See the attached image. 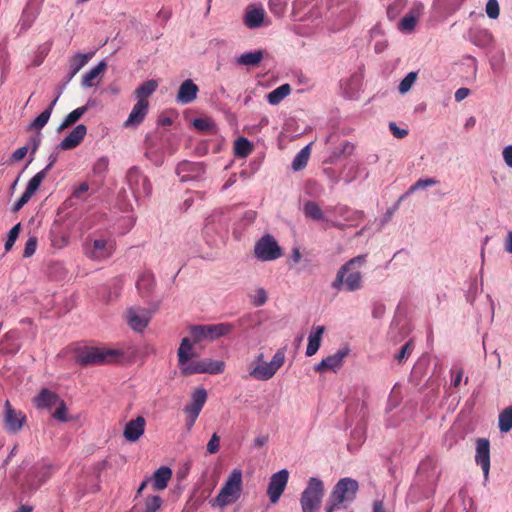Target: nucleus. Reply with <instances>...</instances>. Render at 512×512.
<instances>
[{"label":"nucleus","mask_w":512,"mask_h":512,"mask_svg":"<svg viewBox=\"0 0 512 512\" xmlns=\"http://www.w3.org/2000/svg\"><path fill=\"white\" fill-rule=\"evenodd\" d=\"M192 338L185 337L181 340L177 351L178 364L183 375L192 374H219L225 369L223 361H214L209 358L192 360L195 356Z\"/></svg>","instance_id":"obj_1"},{"label":"nucleus","mask_w":512,"mask_h":512,"mask_svg":"<svg viewBox=\"0 0 512 512\" xmlns=\"http://www.w3.org/2000/svg\"><path fill=\"white\" fill-rule=\"evenodd\" d=\"M367 262V254L357 255L346 261L336 272L331 287L336 291L353 293L363 289V268Z\"/></svg>","instance_id":"obj_2"},{"label":"nucleus","mask_w":512,"mask_h":512,"mask_svg":"<svg viewBox=\"0 0 512 512\" xmlns=\"http://www.w3.org/2000/svg\"><path fill=\"white\" fill-rule=\"evenodd\" d=\"M242 490L243 473L241 469L235 468L226 478L217 496L210 500V505L214 508L224 509L240 499Z\"/></svg>","instance_id":"obj_3"},{"label":"nucleus","mask_w":512,"mask_h":512,"mask_svg":"<svg viewBox=\"0 0 512 512\" xmlns=\"http://www.w3.org/2000/svg\"><path fill=\"white\" fill-rule=\"evenodd\" d=\"M359 485L355 479L346 477L340 479L333 487L331 495L326 502L325 512H334L346 508L356 498Z\"/></svg>","instance_id":"obj_4"},{"label":"nucleus","mask_w":512,"mask_h":512,"mask_svg":"<svg viewBox=\"0 0 512 512\" xmlns=\"http://www.w3.org/2000/svg\"><path fill=\"white\" fill-rule=\"evenodd\" d=\"M124 357L119 349L89 347L83 349L78 356L79 362L84 365L117 363Z\"/></svg>","instance_id":"obj_5"},{"label":"nucleus","mask_w":512,"mask_h":512,"mask_svg":"<svg viewBox=\"0 0 512 512\" xmlns=\"http://www.w3.org/2000/svg\"><path fill=\"white\" fill-rule=\"evenodd\" d=\"M234 329L232 323L223 322L217 324L192 325L189 328L190 336L194 343L203 341H215L229 335Z\"/></svg>","instance_id":"obj_6"},{"label":"nucleus","mask_w":512,"mask_h":512,"mask_svg":"<svg viewBox=\"0 0 512 512\" xmlns=\"http://www.w3.org/2000/svg\"><path fill=\"white\" fill-rule=\"evenodd\" d=\"M285 362V348L279 349L269 363L256 364L249 368L244 379L253 378L260 381L270 380Z\"/></svg>","instance_id":"obj_7"},{"label":"nucleus","mask_w":512,"mask_h":512,"mask_svg":"<svg viewBox=\"0 0 512 512\" xmlns=\"http://www.w3.org/2000/svg\"><path fill=\"white\" fill-rule=\"evenodd\" d=\"M127 183L134 198L139 200L147 198L152 193V185L149 178L137 167H132L127 172Z\"/></svg>","instance_id":"obj_8"},{"label":"nucleus","mask_w":512,"mask_h":512,"mask_svg":"<svg viewBox=\"0 0 512 512\" xmlns=\"http://www.w3.org/2000/svg\"><path fill=\"white\" fill-rule=\"evenodd\" d=\"M324 492V483L320 478H309L305 489L301 493L300 506L320 508L324 497Z\"/></svg>","instance_id":"obj_9"},{"label":"nucleus","mask_w":512,"mask_h":512,"mask_svg":"<svg viewBox=\"0 0 512 512\" xmlns=\"http://www.w3.org/2000/svg\"><path fill=\"white\" fill-rule=\"evenodd\" d=\"M254 253L261 261H273L282 256L281 248L271 235H265L256 242Z\"/></svg>","instance_id":"obj_10"},{"label":"nucleus","mask_w":512,"mask_h":512,"mask_svg":"<svg viewBox=\"0 0 512 512\" xmlns=\"http://www.w3.org/2000/svg\"><path fill=\"white\" fill-rule=\"evenodd\" d=\"M83 251L89 259L94 261H103L112 255L114 246L111 241L99 238L92 241H86L83 246Z\"/></svg>","instance_id":"obj_11"},{"label":"nucleus","mask_w":512,"mask_h":512,"mask_svg":"<svg viewBox=\"0 0 512 512\" xmlns=\"http://www.w3.org/2000/svg\"><path fill=\"white\" fill-rule=\"evenodd\" d=\"M152 312L139 306L130 307L126 311V321L130 328L142 332L151 320Z\"/></svg>","instance_id":"obj_12"},{"label":"nucleus","mask_w":512,"mask_h":512,"mask_svg":"<svg viewBox=\"0 0 512 512\" xmlns=\"http://www.w3.org/2000/svg\"><path fill=\"white\" fill-rule=\"evenodd\" d=\"M288 478L289 472L286 469H282L270 477L267 487V495L271 503L275 504L279 501L287 486Z\"/></svg>","instance_id":"obj_13"},{"label":"nucleus","mask_w":512,"mask_h":512,"mask_svg":"<svg viewBox=\"0 0 512 512\" xmlns=\"http://www.w3.org/2000/svg\"><path fill=\"white\" fill-rule=\"evenodd\" d=\"M176 173L181 182L199 181L205 173V168L200 162L183 161L178 164Z\"/></svg>","instance_id":"obj_14"},{"label":"nucleus","mask_w":512,"mask_h":512,"mask_svg":"<svg viewBox=\"0 0 512 512\" xmlns=\"http://www.w3.org/2000/svg\"><path fill=\"white\" fill-rule=\"evenodd\" d=\"M349 352H350L349 348H347V347L339 349L334 354L329 355L326 358L322 359V361L319 362L314 367V370L319 373H323L326 371L337 372L338 370H340L342 368L344 359L349 355Z\"/></svg>","instance_id":"obj_15"},{"label":"nucleus","mask_w":512,"mask_h":512,"mask_svg":"<svg viewBox=\"0 0 512 512\" xmlns=\"http://www.w3.org/2000/svg\"><path fill=\"white\" fill-rule=\"evenodd\" d=\"M4 428L9 433H17L26 421L25 415L21 411L12 408L7 400L4 406Z\"/></svg>","instance_id":"obj_16"},{"label":"nucleus","mask_w":512,"mask_h":512,"mask_svg":"<svg viewBox=\"0 0 512 512\" xmlns=\"http://www.w3.org/2000/svg\"><path fill=\"white\" fill-rule=\"evenodd\" d=\"M207 399V392L203 388L196 389L192 394L191 403L185 407V413L189 418V426H192L198 418Z\"/></svg>","instance_id":"obj_17"},{"label":"nucleus","mask_w":512,"mask_h":512,"mask_svg":"<svg viewBox=\"0 0 512 512\" xmlns=\"http://www.w3.org/2000/svg\"><path fill=\"white\" fill-rule=\"evenodd\" d=\"M475 461L481 466L484 478L487 480L490 470V443L488 439H477Z\"/></svg>","instance_id":"obj_18"},{"label":"nucleus","mask_w":512,"mask_h":512,"mask_svg":"<svg viewBox=\"0 0 512 512\" xmlns=\"http://www.w3.org/2000/svg\"><path fill=\"white\" fill-rule=\"evenodd\" d=\"M146 420L142 416L128 421L123 430V436L128 442H136L144 434Z\"/></svg>","instance_id":"obj_19"},{"label":"nucleus","mask_w":512,"mask_h":512,"mask_svg":"<svg viewBox=\"0 0 512 512\" xmlns=\"http://www.w3.org/2000/svg\"><path fill=\"white\" fill-rule=\"evenodd\" d=\"M198 92V86L191 79H186L179 87L176 101L182 105L190 104L196 99Z\"/></svg>","instance_id":"obj_20"},{"label":"nucleus","mask_w":512,"mask_h":512,"mask_svg":"<svg viewBox=\"0 0 512 512\" xmlns=\"http://www.w3.org/2000/svg\"><path fill=\"white\" fill-rule=\"evenodd\" d=\"M149 103L148 101H137L133 106L127 120L124 122L126 128L139 126L148 112Z\"/></svg>","instance_id":"obj_21"},{"label":"nucleus","mask_w":512,"mask_h":512,"mask_svg":"<svg viewBox=\"0 0 512 512\" xmlns=\"http://www.w3.org/2000/svg\"><path fill=\"white\" fill-rule=\"evenodd\" d=\"M87 133V128L84 124L77 125L68 136H66L61 143L59 144V147L62 150H70L75 147H77L82 140L84 139L85 135Z\"/></svg>","instance_id":"obj_22"},{"label":"nucleus","mask_w":512,"mask_h":512,"mask_svg":"<svg viewBox=\"0 0 512 512\" xmlns=\"http://www.w3.org/2000/svg\"><path fill=\"white\" fill-rule=\"evenodd\" d=\"M422 4H416L414 8L398 23V29L403 33H411L416 26L417 19L422 11Z\"/></svg>","instance_id":"obj_23"},{"label":"nucleus","mask_w":512,"mask_h":512,"mask_svg":"<svg viewBox=\"0 0 512 512\" xmlns=\"http://www.w3.org/2000/svg\"><path fill=\"white\" fill-rule=\"evenodd\" d=\"M172 477V470L167 466H162L158 468L152 477H150V481L154 490L161 491L164 490L169 480Z\"/></svg>","instance_id":"obj_24"},{"label":"nucleus","mask_w":512,"mask_h":512,"mask_svg":"<svg viewBox=\"0 0 512 512\" xmlns=\"http://www.w3.org/2000/svg\"><path fill=\"white\" fill-rule=\"evenodd\" d=\"M325 332L324 326H316L313 328L308 336V345L306 348V355L313 356L317 353L321 345V339Z\"/></svg>","instance_id":"obj_25"},{"label":"nucleus","mask_w":512,"mask_h":512,"mask_svg":"<svg viewBox=\"0 0 512 512\" xmlns=\"http://www.w3.org/2000/svg\"><path fill=\"white\" fill-rule=\"evenodd\" d=\"M265 10L262 7L249 8L244 16V24L248 28H258L264 21Z\"/></svg>","instance_id":"obj_26"},{"label":"nucleus","mask_w":512,"mask_h":512,"mask_svg":"<svg viewBox=\"0 0 512 512\" xmlns=\"http://www.w3.org/2000/svg\"><path fill=\"white\" fill-rule=\"evenodd\" d=\"M263 59V52L261 50L247 52L241 54L237 59L236 63L238 65L254 67L257 66Z\"/></svg>","instance_id":"obj_27"},{"label":"nucleus","mask_w":512,"mask_h":512,"mask_svg":"<svg viewBox=\"0 0 512 512\" xmlns=\"http://www.w3.org/2000/svg\"><path fill=\"white\" fill-rule=\"evenodd\" d=\"M354 150V146L349 141H343L340 143L338 147L333 149L326 159L325 162L333 164L335 163L341 156L350 155Z\"/></svg>","instance_id":"obj_28"},{"label":"nucleus","mask_w":512,"mask_h":512,"mask_svg":"<svg viewBox=\"0 0 512 512\" xmlns=\"http://www.w3.org/2000/svg\"><path fill=\"white\" fill-rule=\"evenodd\" d=\"M106 66V62L101 61L96 66L87 71L82 76V86L86 88L92 87L94 85V80L105 70Z\"/></svg>","instance_id":"obj_29"},{"label":"nucleus","mask_w":512,"mask_h":512,"mask_svg":"<svg viewBox=\"0 0 512 512\" xmlns=\"http://www.w3.org/2000/svg\"><path fill=\"white\" fill-rule=\"evenodd\" d=\"M89 102L85 106H81L70 112L64 119V121L58 127V131H62L74 123H76L88 110Z\"/></svg>","instance_id":"obj_30"},{"label":"nucleus","mask_w":512,"mask_h":512,"mask_svg":"<svg viewBox=\"0 0 512 512\" xmlns=\"http://www.w3.org/2000/svg\"><path fill=\"white\" fill-rule=\"evenodd\" d=\"M291 93V87L289 84H282L276 89L272 90L267 95V100L271 105H278L285 97Z\"/></svg>","instance_id":"obj_31"},{"label":"nucleus","mask_w":512,"mask_h":512,"mask_svg":"<svg viewBox=\"0 0 512 512\" xmlns=\"http://www.w3.org/2000/svg\"><path fill=\"white\" fill-rule=\"evenodd\" d=\"M60 400L61 399L58 397L57 394H55L47 389H43L36 399L38 407H48V408L56 406Z\"/></svg>","instance_id":"obj_32"},{"label":"nucleus","mask_w":512,"mask_h":512,"mask_svg":"<svg viewBox=\"0 0 512 512\" xmlns=\"http://www.w3.org/2000/svg\"><path fill=\"white\" fill-rule=\"evenodd\" d=\"M304 215L307 218H310L314 221H324L326 220L324 213L320 206L314 201H308L304 204L303 207Z\"/></svg>","instance_id":"obj_33"},{"label":"nucleus","mask_w":512,"mask_h":512,"mask_svg":"<svg viewBox=\"0 0 512 512\" xmlns=\"http://www.w3.org/2000/svg\"><path fill=\"white\" fill-rule=\"evenodd\" d=\"M158 83L155 80H148L141 84L135 91L138 101H147L157 89Z\"/></svg>","instance_id":"obj_34"},{"label":"nucleus","mask_w":512,"mask_h":512,"mask_svg":"<svg viewBox=\"0 0 512 512\" xmlns=\"http://www.w3.org/2000/svg\"><path fill=\"white\" fill-rule=\"evenodd\" d=\"M52 163H49L44 169L35 174L28 182L26 186V190L29 193L35 194V192L39 189L41 183L46 178L48 171L51 169Z\"/></svg>","instance_id":"obj_35"},{"label":"nucleus","mask_w":512,"mask_h":512,"mask_svg":"<svg viewBox=\"0 0 512 512\" xmlns=\"http://www.w3.org/2000/svg\"><path fill=\"white\" fill-rule=\"evenodd\" d=\"M436 184H438V181L434 178H426V179L417 180L412 186L409 187L408 191L399 198L398 204L402 200H404L406 197H408L409 195L415 193L416 191L426 189V188L434 186Z\"/></svg>","instance_id":"obj_36"},{"label":"nucleus","mask_w":512,"mask_h":512,"mask_svg":"<svg viewBox=\"0 0 512 512\" xmlns=\"http://www.w3.org/2000/svg\"><path fill=\"white\" fill-rule=\"evenodd\" d=\"M311 145H312V143H310V144L306 145L304 148H302L297 153L295 158L293 159L292 169L294 171H299V170L303 169L304 167H306L308 160H309V156H310V146Z\"/></svg>","instance_id":"obj_37"},{"label":"nucleus","mask_w":512,"mask_h":512,"mask_svg":"<svg viewBox=\"0 0 512 512\" xmlns=\"http://www.w3.org/2000/svg\"><path fill=\"white\" fill-rule=\"evenodd\" d=\"M93 53H77L69 60V68L74 73H78L92 58Z\"/></svg>","instance_id":"obj_38"},{"label":"nucleus","mask_w":512,"mask_h":512,"mask_svg":"<svg viewBox=\"0 0 512 512\" xmlns=\"http://www.w3.org/2000/svg\"><path fill=\"white\" fill-rule=\"evenodd\" d=\"M335 212L343 218L345 222H355L363 217V212L353 211L349 207L340 205L335 207Z\"/></svg>","instance_id":"obj_39"},{"label":"nucleus","mask_w":512,"mask_h":512,"mask_svg":"<svg viewBox=\"0 0 512 512\" xmlns=\"http://www.w3.org/2000/svg\"><path fill=\"white\" fill-rule=\"evenodd\" d=\"M193 127L198 131L205 133H215L216 125L215 122L208 117L195 118L192 121Z\"/></svg>","instance_id":"obj_40"},{"label":"nucleus","mask_w":512,"mask_h":512,"mask_svg":"<svg viewBox=\"0 0 512 512\" xmlns=\"http://www.w3.org/2000/svg\"><path fill=\"white\" fill-rule=\"evenodd\" d=\"M153 285L154 277L149 272L142 273L136 283L137 289L141 294L149 293Z\"/></svg>","instance_id":"obj_41"},{"label":"nucleus","mask_w":512,"mask_h":512,"mask_svg":"<svg viewBox=\"0 0 512 512\" xmlns=\"http://www.w3.org/2000/svg\"><path fill=\"white\" fill-rule=\"evenodd\" d=\"M252 150V144L244 137L238 138L234 143V152L238 157L245 158L252 152Z\"/></svg>","instance_id":"obj_42"},{"label":"nucleus","mask_w":512,"mask_h":512,"mask_svg":"<svg viewBox=\"0 0 512 512\" xmlns=\"http://www.w3.org/2000/svg\"><path fill=\"white\" fill-rule=\"evenodd\" d=\"M498 426L501 432H509L512 429V406L505 408L499 414Z\"/></svg>","instance_id":"obj_43"},{"label":"nucleus","mask_w":512,"mask_h":512,"mask_svg":"<svg viewBox=\"0 0 512 512\" xmlns=\"http://www.w3.org/2000/svg\"><path fill=\"white\" fill-rule=\"evenodd\" d=\"M16 332H9L6 334L4 340L1 342L2 350L6 353H15L19 349Z\"/></svg>","instance_id":"obj_44"},{"label":"nucleus","mask_w":512,"mask_h":512,"mask_svg":"<svg viewBox=\"0 0 512 512\" xmlns=\"http://www.w3.org/2000/svg\"><path fill=\"white\" fill-rule=\"evenodd\" d=\"M418 77L417 72H409L400 82L398 86V91L400 94L404 95L406 94L412 86L415 84Z\"/></svg>","instance_id":"obj_45"},{"label":"nucleus","mask_w":512,"mask_h":512,"mask_svg":"<svg viewBox=\"0 0 512 512\" xmlns=\"http://www.w3.org/2000/svg\"><path fill=\"white\" fill-rule=\"evenodd\" d=\"M162 505V499L158 495H149L145 498L144 512H157Z\"/></svg>","instance_id":"obj_46"},{"label":"nucleus","mask_w":512,"mask_h":512,"mask_svg":"<svg viewBox=\"0 0 512 512\" xmlns=\"http://www.w3.org/2000/svg\"><path fill=\"white\" fill-rule=\"evenodd\" d=\"M250 301L255 307L263 306L268 299L267 292L264 288L260 287L255 290L250 296Z\"/></svg>","instance_id":"obj_47"},{"label":"nucleus","mask_w":512,"mask_h":512,"mask_svg":"<svg viewBox=\"0 0 512 512\" xmlns=\"http://www.w3.org/2000/svg\"><path fill=\"white\" fill-rule=\"evenodd\" d=\"M406 5L407 0H394L387 8V16L390 19H395Z\"/></svg>","instance_id":"obj_48"},{"label":"nucleus","mask_w":512,"mask_h":512,"mask_svg":"<svg viewBox=\"0 0 512 512\" xmlns=\"http://www.w3.org/2000/svg\"><path fill=\"white\" fill-rule=\"evenodd\" d=\"M50 117V111L44 110L34 119V121L30 124L29 128L40 131L48 123Z\"/></svg>","instance_id":"obj_49"},{"label":"nucleus","mask_w":512,"mask_h":512,"mask_svg":"<svg viewBox=\"0 0 512 512\" xmlns=\"http://www.w3.org/2000/svg\"><path fill=\"white\" fill-rule=\"evenodd\" d=\"M414 349V345L412 340L406 342L400 349V351L395 355V359L398 363H403L412 353Z\"/></svg>","instance_id":"obj_50"},{"label":"nucleus","mask_w":512,"mask_h":512,"mask_svg":"<svg viewBox=\"0 0 512 512\" xmlns=\"http://www.w3.org/2000/svg\"><path fill=\"white\" fill-rule=\"evenodd\" d=\"M485 12L488 18L495 20L500 15V6L498 0H488L485 6Z\"/></svg>","instance_id":"obj_51"},{"label":"nucleus","mask_w":512,"mask_h":512,"mask_svg":"<svg viewBox=\"0 0 512 512\" xmlns=\"http://www.w3.org/2000/svg\"><path fill=\"white\" fill-rule=\"evenodd\" d=\"M20 228H21V224L18 223V224H16L15 226H13L10 229V231L8 233V237H7L6 243H5V250L6 251H9L12 248V246L14 245L16 239L19 236Z\"/></svg>","instance_id":"obj_52"},{"label":"nucleus","mask_w":512,"mask_h":512,"mask_svg":"<svg viewBox=\"0 0 512 512\" xmlns=\"http://www.w3.org/2000/svg\"><path fill=\"white\" fill-rule=\"evenodd\" d=\"M505 60V55L503 51L497 52L490 61L491 69L494 72H500L503 68V63Z\"/></svg>","instance_id":"obj_53"},{"label":"nucleus","mask_w":512,"mask_h":512,"mask_svg":"<svg viewBox=\"0 0 512 512\" xmlns=\"http://www.w3.org/2000/svg\"><path fill=\"white\" fill-rule=\"evenodd\" d=\"M52 416L61 422L68 421L67 408L63 400H60L59 403L56 405V410L52 414Z\"/></svg>","instance_id":"obj_54"},{"label":"nucleus","mask_w":512,"mask_h":512,"mask_svg":"<svg viewBox=\"0 0 512 512\" xmlns=\"http://www.w3.org/2000/svg\"><path fill=\"white\" fill-rule=\"evenodd\" d=\"M108 166L109 159L107 157H101L95 162L93 172L96 175H103L108 170Z\"/></svg>","instance_id":"obj_55"},{"label":"nucleus","mask_w":512,"mask_h":512,"mask_svg":"<svg viewBox=\"0 0 512 512\" xmlns=\"http://www.w3.org/2000/svg\"><path fill=\"white\" fill-rule=\"evenodd\" d=\"M36 248H37V238L30 237L25 243L23 257H25V258L31 257L35 253Z\"/></svg>","instance_id":"obj_56"},{"label":"nucleus","mask_w":512,"mask_h":512,"mask_svg":"<svg viewBox=\"0 0 512 512\" xmlns=\"http://www.w3.org/2000/svg\"><path fill=\"white\" fill-rule=\"evenodd\" d=\"M220 448V437L217 433H214L207 443L206 449L209 454H215Z\"/></svg>","instance_id":"obj_57"},{"label":"nucleus","mask_w":512,"mask_h":512,"mask_svg":"<svg viewBox=\"0 0 512 512\" xmlns=\"http://www.w3.org/2000/svg\"><path fill=\"white\" fill-rule=\"evenodd\" d=\"M33 195L34 194L29 193V191H27L25 189V191L23 192L21 197L18 199V201L14 203L13 210L14 211H19L31 199V197Z\"/></svg>","instance_id":"obj_58"},{"label":"nucleus","mask_w":512,"mask_h":512,"mask_svg":"<svg viewBox=\"0 0 512 512\" xmlns=\"http://www.w3.org/2000/svg\"><path fill=\"white\" fill-rule=\"evenodd\" d=\"M33 195L34 194L29 193V191H27L25 189V191L23 192L21 197L18 199V201L14 203L13 210L14 211H19L31 199V197Z\"/></svg>","instance_id":"obj_59"},{"label":"nucleus","mask_w":512,"mask_h":512,"mask_svg":"<svg viewBox=\"0 0 512 512\" xmlns=\"http://www.w3.org/2000/svg\"><path fill=\"white\" fill-rule=\"evenodd\" d=\"M389 129L392 132V134L398 139H402L408 135V131L406 129L399 128L394 122H391L389 124Z\"/></svg>","instance_id":"obj_60"},{"label":"nucleus","mask_w":512,"mask_h":512,"mask_svg":"<svg viewBox=\"0 0 512 512\" xmlns=\"http://www.w3.org/2000/svg\"><path fill=\"white\" fill-rule=\"evenodd\" d=\"M480 36H481V38L479 41H476V40L474 41L477 45L485 46L492 42L493 37L489 31H487V30L481 31Z\"/></svg>","instance_id":"obj_61"},{"label":"nucleus","mask_w":512,"mask_h":512,"mask_svg":"<svg viewBox=\"0 0 512 512\" xmlns=\"http://www.w3.org/2000/svg\"><path fill=\"white\" fill-rule=\"evenodd\" d=\"M502 157L505 164L512 169V145H508L503 148Z\"/></svg>","instance_id":"obj_62"},{"label":"nucleus","mask_w":512,"mask_h":512,"mask_svg":"<svg viewBox=\"0 0 512 512\" xmlns=\"http://www.w3.org/2000/svg\"><path fill=\"white\" fill-rule=\"evenodd\" d=\"M453 374H454V377L452 378V381H451V384L457 388L459 387V385L461 384V381L463 379V375H464V371L462 368L458 369V370H454L452 369L451 371Z\"/></svg>","instance_id":"obj_63"},{"label":"nucleus","mask_w":512,"mask_h":512,"mask_svg":"<svg viewBox=\"0 0 512 512\" xmlns=\"http://www.w3.org/2000/svg\"><path fill=\"white\" fill-rule=\"evenodd\" d=\"M470 95V89L462 87L456 90L454 98L456 102H461Z\"/></svg>","instance_id":"obj_64"}]
</instances>
